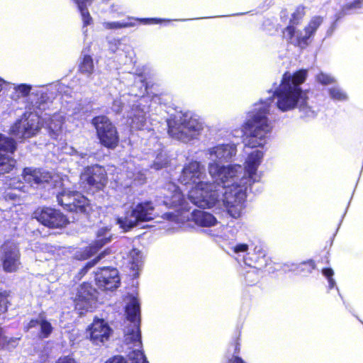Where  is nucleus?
Here are the masks:
<instances>
[{
	"label": "nucleus",
	"mask_w": 363,
	"mask_h": 363,
	"mask_svg": "<svg viewBox=\"0 0 363 363\" xmlns=\"http://www.w3.org/2000/svg\"><path fill=\"white\" fill-rule=\"evenodd\" d=\"M11 86V99L17 101L21 98H26V110L46 111L50 108L52 100L43 89L32 90V86L27 84H12Z\"/></svg>",
	"instance_id": "10"
},
{
	"label": "nucleus",
	"mask_w": 363,
	"mask_h": 363,
	"mask_svg": "<svg viewBox=\"0 0 363 363\" xmlns=\"http://www.w3.org/2000/svg\"><path fill=\"white\" fill-rule=\"evenodd\" d=\"M26 182L36 188L52 190L59 205L67 211L86 213L89 207V200L81 193L65 187L62 179L56 175L42 169L26 167L23 172Z\"/></svg>",
	"instance_id": "2"
},
{
	"label": "nucleus",
	"mask_w": 363,
	"mask_h": 363,
	"mask_svg": "<svg viewBox=\"0 0 363 363\" xmlns=\"http://www.w3.org/2000/svg\"><path fill=\"white\" fill-rule=\"evenodd\" d=\"M129 21H138L143 24H152V23H159L163 21V19L161 18H134L132 16H128L127 18ZM102 27L105 30H118L125 28L134 27L136 26V23L134 21H128V22H121V21H104L102 23Z\"/></svg>",
	"instance_id": "23"
},
{
	"label": "nucleus",
	"mask_w": 363,
	"mask_h": 363,
	"mask_svg": "<svg viewBox=\"0 0 363 363\" xmlns=\"http://www.w3.org/2000/svg\"><path fill=\"white\" fill-rule=\"evenodd\" d=\"M298 264V263H294V262H290L284 263L282 265V270L284 272H294L296 274L297 268H298V267H297Z\"/></svg>",
	"instance_id": "45"
},
{
	"label": "nucleus",
	"mask_w": 363,
	"mask_h": 363,
	"mask_svg": "<svg viewBox=\"0 0 363 363\" xmlns=\"http://www.w3.org/2000/svg\"><path fill=\"white\" fill-rule=\"evenodd\" d=\"M91 124L96 130L100 143L108 148L115 149L119 143V135L116 128L109 118L105 116H98L91 121Z\"/></svg>",
	"instance_id": "13"
},
{
	"label": "nucleus",
	"mask_w": 363,
	"mask_h": 363,
	"mask_svg": "<svg viewBox=\"0 0 363 363\" xmlns=\"http://www.w3.org/2000/svg\"><path fill=\"white\" fill-rule=\"evenodd\" d=\"M6 84H10L9 83H7L4 79H3L2 78L0 77V92L3 89V85Z\"/></svg>",
	"instance_id": "52"
},
{
	"label": "nucleus",
	"mask_w": 363,
	"mask_h": 363,
	"mask_svg": "<svg viewBox=\"0 0 363 363\" xmlns=\"http://www.w3.org/2000/svg\"><path fill=\"white\" fill-rule=\"evenodd\" d=\"M273 102L272 97L267 100H260L255 104L253 110L249 112L247 119L242 125V133L246 135L245 146L255 148L262 147L267 142V134L272 130L268 116Z\"/></svg>",
	"instance_id": "6"
},
{
	"label": "nucleus",
	"mask_w": 363,
	"mask_h": 363,
	"mask_svg": "<svg viewBox=\"0 0 363 363\" xmlns=\"http://www.w3.org/2000/svg\"><path fill=\"white\" fill-rule=\"evenodd\" d=\"M79 72L87 79L86 83L93 79L94 65L92 57L89 55H84L79 65Z\"/></svg>",
	"instance_id": "26"
},
{
	"label": "nucleus",
	"mask_w": 363,
	"mask_h": 363,
	"mask_svg": "<svg viewBox=\"0 0 363 363\" xmlns=\"http://www.w3.org/2000/svg\"><path fill=\"white\" fill-rule=\"evenodd\" d=\"M65 122V118L61 113H54L50 118L48 124L52 136H57Z\"/></svg>",
	"instance_id": "27"
},
{
	"label": "nucleus",
	"mask_w": 363,
	"mask_h": 363,
	"mask_svg": "<svg viewBox=\"0 0 363 363\" xmlns=\"http://www.w3.org/2000/svg\"><path fill=\"white\" fill-rule=\"evenodd\" d=\"M236 145L233 143L218 145L208 149L207 154L211 160L210 163L228 162L236 155Z\"/></svg>",
	"instance_id": "19"
},
{
	"label": "nucleus",
	"mask_w": 363,
	"mask_h": 363,
	"mask_svg": "<svg viewBox=\"0 0 363 363\" xmlns=\"http://www.w3.org/2000/svg\"><path fill=\"white\" fill-rule=\"evenodd\" d=\"M163 194L164 200L162 203L167 207H179L181 210L186 208L184 194L176 184L173 183L167 184L164 189Z\"/></svg>",
	"instance_id": "20"
},
{
	"label": "nucleus",
	"mask_w": 363,
	"mask_h": 363,
	"mask_svg": "<svg viewBox=\"0 0 363 363\" xmlns=\"http://www.w3.org/2000/svg\"><path fill=\"white\" fill-rule=\"evenodd\" d=\"M128 261L131 264L130 268L133 270H138L143 263V255L140 250L133 249L128 255Z\"/></svg>",
	"instance_id": "32"
},
{
	"label": "nucleus",
	"mask_w": 363,
	"mask_h": 363,
	"mask_svg": "<svg viewBox=\"0 0 363 363\" xmlns=\"http://www.w3.org/2000/svg\"><path fill=\"white\" fill-rule=\"evenodd\" d=\"M231 249L233 250L234 253L240 255L247 252L248 245L245 243H238L232 246Z\"/></svg>",
	"instance_id": "44"
},
{
	"label": "nucleus",
	"mask_w": 363,
	"mask_h": 363,
	"mask_svg": "<svg viewBox=\"0 0 363 363\" xmlns=\"http://www.w3.org/2000/svg\"><path fill=\"white\" fill-rule=\"evenodd\" d=\"M127 96H126L125 94H123L119 99H115L113 101L112 105V109L113 111H115L116 113H120L125 107V101H128V106L131 108L132 104H130V101L127 99ZM130 111L131 109L130 110V111H128L127 116L130 115Z\"/></svg>",
	"instance_id": "37"
},
{
	"label": "nucleus",
	"mask_w": 363,
	"mask_h": 363,
	"mask_svg": "<svg viewBox=\"0 0 363 363\" xmlns=\"http://www.w3.org/2000/svg\"><path fill=\"white\" fill-rule=\"evenodd\" d=\"M111 1V0H102V1H103L104 3H108V1Z\"/></svg>",
	"instance_id": "54"
},
{
	"label": "nucleus",
	"mask_w": 363,
	"mask_h": 363,
	"mask_svg": "<svg viewBox=\"0 0 363 363\" xmlns=\"http://www.w3.org/2000/svg\"><path fill=\"white\" fill-rule=\"evenodd\" d=\"M93 0H75V3L77 6L78 10L81 14L82 20L83 22V33L84 34L87 32L86 26L91 25L93 22V19L88 10V6H91Z\"/></svg>",
	"instance_id": "25"
},
{
	"label": "nucleus",
	"mask_w": 363,
	"mask_h": 363,
	"mask_svg": "<svg viewBox=\"0 0 363 363\" xmlns=\"http://www.w3.org/2000/svg\"><path fill=\"white\" fill-rule=\"evenodd\" d=\"M203 129V122L199 116L191 111H181L175 116L174 125H169L170 136L187 143L196 139Z\"/></svg>",
	"instance_id": "8"
},
{
	"label": "nucleus",
	"mask_w": 363,
	"mask_h": 363,
	"mask_svg": "<svg viewBox=\"0 0 363 363\" xmlns=\"http://www.w3.org/2000/svg\"><path fill=\"white\" fill-rule=\"evenodd\" d=\"M108 12L112 14L113 17H120L124 14L122 11V6L118 3H112L109 6Z\"/></svg>",
	"instance_id": "42"
},
{
	"label": "nucleus",
	"mask_w": 363,
	"mask_h": 363,
	"mask_svg": "<svg viewBox=\"0 0 363 363\" xmlns=\"http://www.w3.org/2000/svg\"><path fill=\"white\" fill-rule=\"evenodd\" d=\"M105 252H103L101 253L96 258L94 259L93 260L88 262L86 265L84 267V268L82 269L83 273H86L90 268H91L94 265L96 264V263L101 259L104 257V254Z\"/></svg>",
	"instance_id": "46"
},
{
	"label": "nucleus",
	"mask_w": 363,
	"mask_h": 363,
	"mask_svg": "<svg viewBox=\"0 0 363 363\" xmlns=\"http://www.w3.org/2000/svg\"><path fill=\"white\" fill-rule=\"evenodd\" d=\"M164 217L168 220H172L175 218L176 216L173 213H166Z\"/></svg>",
	"instance_id": "51"
},
{
	"label": "nucleus",
	"mask_w": 363,
	"mask_h": 363,
	"mask_svg": "<svg viewBox=\"0 0 363 363\" xmlns=\"http://www.w3.org/2000/svg\"><path fill=\"white\" fill-rule=\"evenodd\" d=\"M106 172L102 166L95 164L86 167L81 173L80 181L89 187L101 189L106 183Z\"/></svg>",
	"instance_id": "16"
},
{
	"label": "nucleus",
	"mask_w": 363,
	"mask_h": 363,
	"mask_svg": "<svg viewBox=\"0 0 363 363\" xmlns=\"http://www.w3.org/2000/svg\"><path fill=\"white\" fill-rule=\"evenodd\" d=\"M192 220L198 225L211 227L215 225L218 221L211 213L201 210H194L191 213Z\"/></svg>",
	"instance_id": "24"
},
{
	"label": "nucleus",
	"mask_w": 363,
	"mask_h": 363,
	"mask_svg": "<svg viewBox=\"0 0 363 363\" xmlns=\"http://www.w3.org/2000/svg\"><path fill=\"white\" fill-rule=\"evenodd\" d=\"M43 316H39L36 319H32L29 321V323L25 326V329L26 331H28L29 330L34 328H39L40 325V320H41Z\"/></svg>",
	"instance_id": "48"
},
{
	"label": "nucleus",
	"mask_w": 363,
	"mask_h": 363,
	"mask_svg": "<svg viewBox=\"0 0 363 363\" xmlns=\"http://www.w3.org/2000/svg\"><path fill=\"white\" fill-rule=\"evenodd\" d=\"M45 115L50 116V113H45Z\"/></svg>",
	"instance_id": "55"
},
{
	"label": "nucleus",
	"mask_w": 363,
	"mask_h": 363,
	"mask_svg": "<svg viewBox=\"0 0 363 363\" xmlns=\"http://www.w3.org/2000/svg\"><path fill=\"white\" fill-rule=\"evenodd\" d=\"M245 263L249 266V270L245 274V281L247 284L252 285L258 281L260 277V269L257 266L252 267V263L248 262V258H245Z\"/></svg>",
	"instance_id": "28"
},
{
	"label": "nucleus",
	"mask_w": 363,
	"mask_h": 363,
	"mask_svg": "<svg viewBox=\"0 0 363 363\" xmlns=\"http://www.w3.org/2000/svg\"><path fill=\"white\" fill-rule=\"evenodd\" d=\"M20 257L18 247L15 243L6 242L1 246L0 259L5 272H16L21 264Z\"/></svg>",
	"instance_id": "15"
},
{
	"label": "nucleus",
	"mask_w": 363,
	"mask_h": 363,
	"mask_svg": "<svg viewBox=\"0 0 363 363\" xmlns=\"http://www.w3.org/2000/svg\"><path fill=\"white\" fill-rule=\"evenodd\" d=\"M304 14H305L304 7H303V6L297 7L296 11L293 13V14L291 16V18L290 20L289 25L296 26V25L298 24L299 21L304 16Z\"/></svg>",
	"instance_id": "39"
},
{
	"label": "nucleus",
	"mask_w": 363,
	"mask_h": 363,
	"mask_svg": "<svg viewBox=\"0 0 363 363\" xmlns=\"http://www.w3.org/2000/svg\"><path fill=\"white\" fill-rule=\"evenodd\" d=\"M297 267L296 274L306 277L312 273L313 270L315 268V264L314 261L310 259L298 263Z\"/></svg>",
	"instance_id": "34"
},
{
	"label": "nucleus",
	"mask_w": 363,
	"mask_h": 363,
	"mask_svg": "<svg viewBox=\"0 0 363 363\" xmlns=\"http://www.w3.org/2000/svg\"><path fill=\"white\" fill-rule=\"evenodd\" d=\"M69 108L71 109V115H78L81 113L84 114L86 112L84 111V108L81 103L78 102L71 103Z\"/></svg>",
	"instance_id": "43"
},
{
	"label": "nucleus",
	"mask_w": 363,
	"mask_h": 363,
	"mask_svg": "<svg viewBox=\"0 0 363 363\" xmlns=\"http://www.w3.org/2000/svg\"><path fill=\"white\" fill-rule=\"evenodd\" d=\"M263 156L264 152L260 150L252 151L248 154L245 167L240 164H208V172L215 182L212 183L215 187L211 191H217L220 195L213 206H223L232 218L241 216L248 186L260 179L257 172Z\"/></svg>",
	"instance_id": "1"
},
{
	"label": "nucleus",
	"mask_w": 363,
	"mask_h": 363,
	"mask_svg": "<svg viewBox=\"0 0 363 363\" xmlns=\"http://www.w3.org/2000/svg\"><path fill=\"white\" fill-rule=\"evenodd\" d=\"M97 297L96 290L90 284L84 283L78 289L74 303L79 311H91L94 308Z\"/></svg>",
	"instance_id": "17"
},
{
	"label": "nucleus",
	"mask_w": 363,
	"mask_h": 363,
	"mask_svg": "<svg viewBox=\"0 0 363 363\" xmlns=\"http://www.w3.org/2000/svg\"><path fill=\"white\" fill-rule=\"evenodd\" d=\"M43 111L40 109L26 110L11 126V134L19 139L30 138L36 135L40 129V118Z\"/></svg>",
	"instance_id": "11"
},
{
	"label": "nucleus",
	"mask_w": 363,
	"mask_h": 363,
	"mask_svg": "<svg viewBox=\"0 0 363 363\" xmlns=\"http://www.w3.org/2000/svg\"><path fill=\"white\" fill-rule=\"evenodd\" d=\"M111 238L112 235L108 228H100L96 233V240L84 250L82 258L86 259L93 256L103 246L110 242Z\"/></svg>",
	"instance_id": "21"
},
{
	"label": "nucleus",
	"mask_w": 363,
	"mask_h": 363,
	"mask_svg": "<svg viewBox=\"0 0 363 363\" xmlns=\"http://www.w3.org/2000/svg\"><path fill=\"white\" fill-rule=\"evenodd\" d=\"M128 86V96L133 97L131 111L128 116L131 119V128L143 129L146 125L147 114L149 112L147 91V83L143 74L128 73L125 78Z\"/></svg>",
	"instance_id": "7"
},
{
	"label": "nucleus",
	"mask_w": 363,
	"mask_h": 363,
	"mask_svg": "<svg viewBox=\"0 0 363 363\" xmlns=\"http://www.w3.org/2000/svg\"><path fill=\"white\" fill-rule=\"evenodd\" d=\"M322 274L328 279L329 289H332L336 286L335 280L333 277L334 275V272L331 268H323L322 269Z\"/></svg>",
	"instance_id": "40"
},
{
	"label": "nucleus",
	"mask_w": 363,
	"mask_h": 363,
	"mask_svg": "<svg viewBox=\"0 0 363 363\" xmlns=\"http://www.w3.org/2000/svg\"><path fill=\"white\" fill-rule=\"evenodd\" d=\"M306 77V69L298 70L293 74L286 72L283 75L281 84L272 95L277 96L279 110L286 112L298 108L301 117L307 118H313L317 115V111L308 104L307 91L301 87Z\"/></svg>",
	"instance_id": "3"
},
{
	"label": "nucleus",
	"mask_w": 363,
	"mask_h": 363,
	"mask_svg": "<svg viewBox=\"0 0 363 363\" xmlns=\"http://www.w3.org/2000/svg\"><path fill=\"white\" fill-rule=\"evenodd\" d=\"M322 22L323 18L320 16L313 17L303 30H297L294 25H289L283 30V36L288 43L301 49L306 48Z\"/></svg>",
	"instance_id": "12"
},
{
	"label": "nucleus",
	"mask_w": 363,
	"mask_h": 363,
	"mask_svg": "<svg viewBox=\"0 0 363 363\" xmlns=\"http://www.w3.org/2000/svg\"><path fill=\"white\" fill-rule=\"evenodd\" d=\"M125 212L116 218V223L124 232H128L140 223L153 220L155 217V206L150 201L133 204L129 208L124 206Z\"/></svg>",
	"instance_id": "9"
},
{
	"label": "nucleus",
	"mask_w": 363,
	"mask_h": 363,
	"mask_svg": "<svg viewBox=\"0 0 363 363\" xmlns=\"http://www.w3.org/2000/svg\"><path fill=\"white\" fill-rule=\"evenodd\" d=\"M125 313L130 322L124 330V343L126 346L128 360L122 356H115L106 363H148L142 350L140 306L137 298H130L125 307Z\"/></svg>",
	"instance_id": "5"
},
{
	"label": "nucleus",
	"mask_w": 363,
	"mask_h": 363,
	"mask_svg": "<svg viewBox=\"0 0 363 363\" xmlns=\"http://www.w3.org/2000/svg\"><path fill=\"white\" fill-rule=\"evenodd\" d=\"M38 328L40 329L39 335L41 338L48 337L53 330L51 323L45 320L43 317H42L41 320H40Z\"/></svg>",
	"instance_id": "36"
},
{
	"label": "nucleus",
	"mask_w": 363,
	"mask_h": 363,
	"mask_svg": "<svg viewBox=\"0 0 363 363\" xmlns=\"http://www.w3.org/2000/svg\"><path fill=\"white\" fill-rule=\"evenodd\" d=\"M255 253L256 254V256L255 258H252V257H247L248 262H251L252 263H257L259 261H261V259H264L265 257V253L264 251L262 249L261 247L256 246L254 249ZM248 256H250V253L247 254Z\"/></svg>",
	"instance_id": "41"
},
{
	"label": "nucleus",
	"mask_w": 363,
	"mask_h": 363,
	"mask_svg": "<svg viewBox=\"0 0 363 363\" xmlns=\"http://www.w3.org/2000/svg\"><path fill=\"white\" fill-rule=\"evenodd\" d=\"M108 44H109V50L112 52H115L118 50V46L121 44V43H120V40L113 38L108 41Z\"/></svg>",
	"instance_id": "49"
},
{
	"label": "nucleus",
	"mask_w": 363,
	"mask_h": 363,
	"mask_svg": "<svg viewBox=\"0 0 363 363\" xmlns=\"http://www.w3.org/2000/svg\"><path fill=\"white\" fill-rule=\"evenodd\" d=\"M361 9H363V0H353L342 6L341 12L337 14L335 21L345 15L348 14L351 11H357Z\"/></svg>",
	"instance_id": "30"
},
{
	"label": "nucleus",
	"mask_w": 363,
	"mask_h": 363,
	"mask_svg": "<svg viewBox=\"0 0 363 363\" xmlns=\"http://www.w3.org/2000/svg\"><path fill=\"white\" fill-rule=\"evenodd\" d=\"M16 162L10 155L0 153V174L11 172L15 167Z\"/></svg>",
	"instance_id": "29"
},
{
	"label": "nucleus",
	"mask_w": 363,
	"mask_h": 363,
	"mask_svg": "<svg viewBox=\"0 0 363 363\" xmlns=\"http://www.w3.org/2000/svg\"><path fill=\"white\" fill-rule=\"evenodd\" d=\"M169 162V157L167 152L162 150L159 153L157 154L155 160L153 161L151 168L156 170H160L165 167Z\"/></svg>",
	"instance_id": "33"
},
{
	"label": "nucleus",
	"mask_w": 363,
	"mask_h": 363,
	"mask_svg": "<svg viewBox=\"0 0 363 363\" xmlns=\"http://www.w3.org/2000/svg\"><path fill=\"white\" fill-rule=\"evenodd\" d=\"M91 340L96 345L108 340L111 329L104 320L95 319L89 328Z\"/></svg>",
	"instance_id": "22"
},
{
	"label": "nucleus",
	"mask_w": 363,
	"mask_h": 363,
	"mask_svg": "<svg viewBox=\"0 0 363 363\" xmlns=\"http://www.w3.org/2000/svg\"><path fill=\"white\" fill-rule=\"evenodd\" d=\"M72 155L75 156L77 158H80L81 160H82V164H85L86 162H85V160H89L90 157H92V156L91 155H88L87 153L84 152H79L77 150H72Z\"/></svg>",
	"instance_id": "47"
},
{
	"label": "nucleus",
	"mask_w": 363,
	"mask_h": 363,
	"mask_svg": "<svg viewBox=\"0 0 363 363\" xmlns=\"http://www.w3.org/2000/svg\"><path fill=\"white\" fill-rule=\"evenodd\" d=\"M330 97L335 101H344L347 100V93L339 86H333L328 89Z\"/></svg>",
	"instance_id": "35"
},
{
	"label": "nucleus",
	"mask_w": 363,
	"mask_h": 363,
	"mask_svg": "<svg viewBox=\"0 0 363 363\" xmlns=\"http://www.w3.org/2000/svg\"><path fill=\"white\" fill-rule=\"evenodd\" d=\"M206 176L204 166L199 162L191 161L184 166L178 179L182 184L191 186L189 200L202 208L213 207L220 196L217 191H211L215 186L204 181Z\"/></svg>",
	"instance_id": "4"
},
{
	"label": "nucleus",
	"mask_w": 363,
	"mask_h": 363,
	"mask_svg": "<svg viewBox=\"0 0 363 363\" xmlns=\"http://www.w3.org/2000/svg\"><path fill=\"white\" fill-rule=\"evenodd\" d=\"M316 81L323 85H329L335 83L336 79L330 74L320 72L315 77Z\"/></svg>",
	"instance_id": "38"
},
{
	"label": "nucleus",
	"mask_w": 363,
	"mask_h": 363,
	"mask_svg": "<svg viewBox=\"0 0 363 363\" xmlns=\"http://www.w3.org/2000/svg\"><path fill=\"white\" fill-rule=\"evenodd\" d=\"M228 363H245L243 359L238 356H233L232 358H230Z\"/></svg>",
	"instance_id": "50"
},
{
	"label": "nucleus",
	"mask_w": 363,
	"mask_h": 363,
	"mask_svg": "<svg viewBox=\"0 0 363 363\" xmlns=\"http://www.w3.org/2000/svg\"><path fill=\"white\" fill-rule=\"evenodd\" d=\"M35 218L43 225L50 228H61L68 223V219L60 211L43 207L35 211Z\"/></svg>",
	"instance_id": "14"
},
{
	"label": "nucleus",
	"mask_w": 363,
	"mask_h": 363,
	"mask_svg": "<svg viewBox=\"0 0 363 363\" xmlns=\"http://www.w3.org/2000/svg\"><path fill=\"white\" fill-rule=\"evenodd\" d=\"M235 350V351L239 350L238 344L236 345Z\"/></svg>",
	"instance_id": "53"
},
{
	"label": "nucleus",
	"mask_w": 363,
	"mask_h": 363,
	"mask_svg": "<svg viewBox=\"0 0 363 363\" xmlns=\"http://www.w3.org/2000/svg\"><path fill=\"white\" fill-rule=\"evenodd\" d=\"M95 280L98 286L104 290H113L120 284L118 272L114 267L100 268L95 273Z\"/></svg>",
	"instance_id": "18"
},
{
	"label": "nucleus",
	"mask_w": 363,
	"mask_h": 363,
	"mask_svg": "<svg viewBox=\"0 0 363 363\" xmlns=\"http://www.w3.org/2000/svg\"><path fill=\"white\" fill-rule=\"evenodd\" d=\"M16 150V141L2 133H0V150L13 154Z\"/></svg>",
	"instance_id": "31"
}]
</instances>
